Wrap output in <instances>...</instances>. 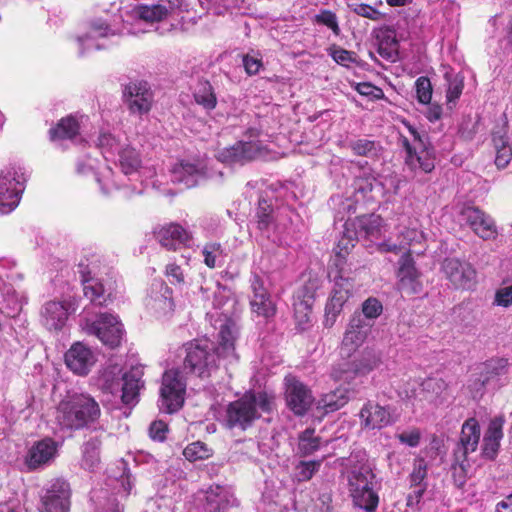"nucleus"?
<instances>
[{"label": "nucleus", "mask_w": 512, "mask_h": 512, "mask_svg": "<svg viewBox=\"0 0 512 512\" xmlns=\"http://www.w3.org/2000/svg\"><path fill=\"white\" fill-rule=\"evenodd\" d=\"M341 461L347 472L349 491L354 504L366 512H373L378 506L379 498L374 491L375 475L366 453L356 451Z\"/></svg>", "instance_id": "f03ea898"}, {"label": "nucleus", "mask_w": 512, "mask_h": 512, "mask_svg": "<svg viewBox=\"0 0 512 512\" xmlns=\"http://www.w3.org/2000/svg\"><path fill=\"white\" fill-rule=\"evenodd\" d=\"M42 322L49 330H60L68 319V307L64 302L49 301L42 308Z\"/></svg>", "instance_id": "2f4dec72"}, {"label": "nucleus", "mask_w": 512, "mask_h": 512, "mask_svg": "<svg viewBox=\"0 0 512 512\" xmlns=\"http://www.w3.org/2000/svg\"><path fill=\"white\" fill-rule=\"evenodd\" d=\"M114 35L115 32L107 21L103 19L92 20L89 31L85 35L77 38L80 55H84L85 52L104 48L105 45L101 43L100 40Z\"/></svg>", "instance_id": "4be33fe9"}, {"label": "nucleus", "mask_w": 512, "mask_h": 512, "mask_svg": "<svg viewBox=\"0 0 512 512\" xmlns=\"http://www.w3.org/2000/svg\"><path fill=\"white\" fill-rule=\"evenodd\" d=\"M445 78L448 82L446 98L450 104L455 102L462 94L464 87L463 77L459 75L452 76L449 73H446Z\"/></svg>", "instance_id": "de8ad7c7"}, {"label": "nucleus", "mask_w": 512, "mask_h": 512, "mask_svg": "<svg viewBox=\"0 0 512 512\" xmlns=\"http://www.w3.org/2000/svg\"><path fill=\"white\" fill-rule=\"evenodd\" d=\"M272 207L266 200L260 199L256 212V225L257 229L266 238H270L271 231L274 229V220L272 216Z\"/></svg>", "instance_id": "ea45409f"}, {"label": "nucleus", "mask_w": 512, "mask_h": 512, "mask_svg": "<svg viewBox=\"0 0 512 512\" xmlns=\"http://www.w3.org/2000/svg\"><path fill=\"white\" fill-rule=\"evenodd\" d=\"M69 484L62 479L54 480L41 497V512H69Z\"/></svg>", "instance_id": "a211bd4d"}, {"label": "nucleus", "mask_w": 512, "mask_h": 512, "mask_svg": "<svg viewBox=\"0 0 512 512\" xmlns=\"http://www.w3.org/2000/svg\"><path fill=\"white\" fill-rule=\"evenodd\" d=\"M314 434V429H306L299 435L298 450L301 455H311L320 448V438Z\"/></svg>", "instance_id": "a18cd8bd"}, {"label": "nucleus", "mask_w": 512, "mask_h": 512, "mask_svg": "<svg viewBox=\"0 0 512 512\" xmlns=\"http://www.w3.org/2000/svg\"><path fill=\"white\" fill-rule=\"evenodd\" d=\"M359 417L361 426L369 430L387 427L397 420L391 406H382L374 401H368L363 405Z\"/></svg>", "instance_id": "dca6fc26"}, {"label": "nucleus", "mask_w": 512, "mask_h": 512, "mask_svg": "<svg viewBox=\"0 0 512 512\" xmlns=\"http://www.w3.org/2000/svg\"><path fill=\"white\" fill-rule=\"evenodd\" d=\"M215 329H218L217 348L208 340H196L185 346L184 373L208 377L217 369L218 358L229 359L230 362L238 359L235 353V341L238 336L236 323L226 316H219L215 320Z\"/></svg>", "instance_id": "f257e3e1"}, {"label": "nucleus", "mask_w": 512, "mask_h": 512, "mask_svg": "<svg viewBox=\"0 0 512 512\" xmlns=\"http://www.w3.org/2000/svg\"><path fill=\"white\" fill-rule=\"evenodd\" d=\"M185 389L183 372L179 369L167 370L163 374L160 388V410L168 414L178 411L184 403Z\"/></svg>", "instance_id": "1a4fd4ad"}, {"label": "nucleus", "mask_w": 512, "mask_h": 512, "mask_svg": "<svg viewBox=\"0 0 512 512\" xmlns=\"http://www.w3.org/2000/svg\"><path fill=\"white\" fill-rule=\"evenodd\" d=\"M168 430L167 424L161 420L151 423L149 433L152 439L163 441Z\"/></svg>", "instance_id": "338daca9"}, {"label": "nucleus", "mask_w": 512, "mask_h": 512, "mask_svg": "<svg viewBox=\"0 0 512 512\" xmlns=\"http://www.w3.org/2000/svg\"><path fill=\"white\" fill-rule=\"evenodd\" d=\"M396 438L409 447H417L420 443L421 434L418 429H412L396 435Z\"/></svg>", "instance_id": "bf43d9fd"}, {"label": "nucleus", "mask_w": 512, "mask_h": 512, "mask_svg": "<svg viewBox=\"0 0 512 512\" xmlns=\"http://www.w3.org/2000/svg\"><path fill=\"white\" fill-rule=\"evenodd\" d=\"M122 368L117 365H108L100 372L98 386L103 392L114 394L119 391L122 381Z\"/></svg>", "instance_id": "e433bc0d"}, {"label": "nucleus", "mask_w": 512, "mask_h": 512, "mask_svg": "<svg viewBox=\"0 0 512 512\" xmlns=\"http://www.w3.org/2000/svg\"><path fill=\"white\" fill-rule=\"evenodd\" d=\"M480 425L475 418L467 419L462 425L460 442L455 451V459L460 462L461 469L463 462L469 453L475 452L480 440Z\"/></svg>", "instance_id": "bb28decb"}, {"label": "nucleus", "mask_w": 512, "mask_h": 512, "mask_svg": "<svg viewBox=\"0 0 512 512\" xmlns=\"http://www.w3.org/2000/svg\"><path fill=\"white\" fill-rule=\"evenodd\" d=\"M260 154V146L253 141L238 142L219 152L218 159L229 164H243Z\"/></svg>", "instance_id": "c85d7f7f"}, {"label": "nucleus", "mask_w": 512, "mask_h": 512, "mask_svg": "<svg viewBox=\"0 0 512 512\" xmlns=\"http://www.w3.org/2000/svg\"><path fill=\"white\" fill-rule=\"evenodd\" d=\"M408 128L413 141L410 142L407 138L402 139V146L406 151L405 163L411 170L430 173L435 167V151L429 137L419 133L412 126Z\"/></svg>", "instance_id": "39448f33"}, {"label": "nucleus", "mask_w": 512, "mask_h": 512, "mask_svg": "<svg viewBox=\"0 0 512 512\" xmlns=\"http://www.w3.org/2000/svg\"><path fill=\"white\" fill-rule=\"evenodd\" d=\"M101 414L100 405L94 397L75 392L58 403L55 419L61 429L77 431L95 425Z\"/></svg>", "instance_id": "7ed1b4c3"}, {"label": "nucleus", "mask_w": 512, "mask_h": 512, "mask_svg": "<svg viewBox=\"0 0 512 512\" xmlns=\"http://www.w3.org/2000/svg\"><path fill=\"white\" fill-rule=\"evenodd\" d=\"M503 419L500 417H496L492 419L489 423L488 429L484 435L486 439H493L500 441L503 437Z\"/></svg>", "instance_id": "13d9d810"}, {"label": "nucleus", "mask_w": 512, "mask_h": 512, "mask_svg": "<svg viewBox=\"0 0 512 512\" xmlns=\"http://www.w3.org/2000/svg\"><path fill=\"white\" fill-rule=\"evenodd\" d=\"M25 178L15 167H8L0 174V212L8 214L19 204Z\"/></svg>", "instance_id": "9d476101"}, {"label": "nucleus", "mask_w": 512, "mask_h": 512, "mask_svg": "<svg viewBox=\"0 0 512 512\" xmlns=\"http://www.w3.org/2000/svg\"><path fill=\"white\" fill-rule=\"evenodd\" d=\"M494 304L509 307L512 304V285L499 288L495 293Z\"/></svg>", "instance_id": "052dcab7"}, {"label": "nucleus", "mask_w": 512, "mask_h": 512, "mask_svg": "<svg viewBox=\"0 0 512 512\" xmlns=\"http://www.w3.org/2000/svg\"><path fill=\"white\" fill-rule=\"evenodd\" d=\"M81 326L87 334L96 336L104 345L111 348L121 343L124 334L118 318L108 313L100 314L96 320L85 316Z\"/></svg>", "instance_id": "6e6552de"}, {"label": "nucleus", "mask_w": 512, "mask_h": 512, "mask_svg": "<svg viewBox=\"0 0 512 512\" xmlns=\"http://www.w3.org/2000/svg\"><path fill=\"white\" fill-rule=\"evenodd\" d=\"M336 272L333 275L334 286L331 292V297L326 305L327 317L334 318L340 313L343 305L352 295L353 279L346 275L344 267L335 268ZM329 320V318H327Z\"/></svg>", "instance_id": "4468645a"}, {"label": "nucleus", "mask_w": 512, "mask_h": 512, "mask_svg": "<svg viewBox=\"0 0 512 512\" xmlns=\"http://www.w3.org/2000/svg\"><path fill=\"white\" fill-rule=\"evenodd\" d=\"M95 362L93 351L81 342L73 344L65 354L67 367L80 376L87 375Z\"/></svg>", "instance_id": "393cba45"}, {"label": "nucleus", "mask_w": 512, "mask_h": 512, "mask_svg": "<svg viewBox=\"0 0 512 512\" xmlns=\"http://www.w3.org/2000/svg\"><path fill=\"white\" fill-rule=\"evenodd\" d=\"M143 370L140 367H132L122 375L121 400L126 405H135L138 402L140 389L144 386L142 381Z\"/></svg>", "instance_id": "c756f323"}, {"label": "nucleus", "mask_w": 512, "mask_h": 512, "mask_svg": "<svg viewBox=\"0 0 512 512\" xmlns=\"http://www.w3.org/2000/svg\"><path fill=\"white\" fill-rule=\"evenodd\" d=\"M417 99L422 104H428L432 97L431 82L427 77L421 76L415 82Z\"/></svg>", "instance_id": "8fccbe9b"}, {"label": "nucleus", "mask_w": 512, "mask_h": 512, "mask_svg": "<svg viewBox=\"0 0 512 512\" xmlns=\"http://www.w3.org/2000/svg\"><path fill=\"white\" fill-rule=\"evenodd\" d=\"M349 147L358 156H369L376 147L375 142L367 139H358L349 143Z\"/></svg>", "instance_id": "6e6d98bb"}, {"label": "nucleus", "mask_w": 512, "mask_h": 512, "mask_svg": "<svg viewBox=\"0 0 512 512\" xmlns=\"http://www.w3.org/2000/svg\"><path fill=\"white\" fill-rule=\"evenodd\" d=\"M317 23L323 24L329 27L335 35H339L340 28L338 25L336 14L330 10H323L321 13L315 16Z\"/></svg>", "instance_id": "5fc2aeb1"}, {"label": "nucleus", "mask_w": 512, "mask_h": 512, "mask_svg": "<svg viewBox=\"0 0 512 512\" xmlns=\"http://www.w3.org/2000/svg\"><path fill=\"white\" fill-rule=\"evenodd\" d=\"M118 165L125 175L139 173L143 167L140 153L130 145H125L119 149Z\"/></svg>", "instance_id": "f704fd0d"}, {"label": "nucleus", "mask_w": 512, "mask_h": 512, "mask_svg": "<svg viewBox=\"0 0 512 512\" xmlns=\"http://www.w3.org/2000/svg\"><path fill=\"white\" fill-rule=\"evenodd\" d=\"M123 96L131 113L142 115L150 111L153 95L147 82H130L125 86Z\"/></svg>", "instance_id": "6ab92c4d"}, {"label": "nucleus", "mask_w": 512, "mask_h": 512, "mask_svg": "<svg viewBox=\"0 0 512 512\" xmlns=\"http://www.w3.org/2000/svg\"><path fill=\"white\" fill-rule=\"evenodd\" d=\"M133 15L145 22H159L167 18V10L159 2L152 5H137L133 9Z\"/></svg>", "instance_id": "a19ab883"}, {"label": "nucleus", "mask_w": 512, "mask_h": 512, "mask_svg": "<svg viewBox=\"0 0 512 512\" xmlns=\"http://www.w3.org/2000/svg\"><path fill=\"white\" fill-rule=\"evenodd\" d=\"M381 356L373 349H364L359 358L343 360L332 367L331 377L335 381L352 383L355 379L369 374L379 367Z\"/></svg>", "instance_id": "0eeeda50"}, {"label": "nucleus", "mask_w": 512, "mask_h": 512, "mask_svg": "<svg viewBox=\"0 0 512 512\" xmlns=\"http://www.w3.org/2000/svg\"><path fill=\"white\" fill-rule=\"evenodd\" d=\"M146 305L159 316L167 315L173 310L171 289L163 282L154 283Z\"/></svg>", "instance_id": "7c9ffc66"}, {"label": "nucleus", "mask_w": 512, "mask_h": 512, "mask_svg": "<svg viewBox=\"0 0 512 512\" xmlns=\"http://www.w3.org/2000/svg\"><path fill=\"white\" fill-rule=\"evenodd\" d=\"M204 262L210 267L216 266L217 257L221 255V245L218 243H209L203 249Z\"/></svg>", "instance_id": "4d7b16f0"}, {"label": "nucleus", "mask_w": 512, "mask_h": 512, "mask_svg": "<svg viewBox=\"0 0 512 512\" xmlns=\"http://www.w3.org/2000/svg\"><path fill=\"white\" fill-rule=\"evenodd\" d=\"M372 322L367 321L361 314H354L345 331L340 353L343 357H351L366 341L371 332Z\"/></svg>", "instance_id": "ddd939ff"}, {"label": "nucleus", "mask_w": 512, "mask_h": 512, "mask_svg": "<svg viewBox=\"0 0 512 512\" xmlns=\"http://www.w3.org/2000/svg\"><path fill=\"white\" fill-rule=\"evenodd\" d=\"M398 288L407 294H419L422 292L420 273L414 265L411 251L405 252L399 261Z\"/></svg>", "instance_id": "b1692460"}, {"label": "nucleus", "mask_w": 512, "mask_h": 512, "mask_svg": "<svg viewBox=\"0 0 512 512\" xmlns=\"http://www.w3.org/2000/svg\"><path fill=\"white\" fill-rule=\"evenodd\" d=\"M353 11L357 15L371 20H379L381 18V13L377 9L368 4H356L353 7Z\"/></svg>", "instance_id": "680f3d73"}, {"label": "nucleus", "mask_w": 512, "mask_h": 512, "mask_svg": "<svg viewBox=\"0 0 512 512\" xmlns=\"http://www.w3.org/2000/svg\"><path fill=\"white\" fill-rule=\"evenodd\" d=\"M273 405L274 397L268 393L247 392L228 404L224 418L225 426L229 429L238 428L244 431L261 417V412H270Z\"/></svg>", "instance_id": "20e7f679"}, {"label": "nucleus", "mask_w": 512, "mask_h": 512, "mask_svg": "<svg viewBox=\"0 0 512 512\" xmlns=\"http://www.w3.org/2000/svg\"><path fill=\"white\" fill-rule=\"evenodd\" d=\"M461 219L484 240H493L498 231L494 220L485 212L474 206H465L460 211Z\"/></svg>", "instance_id": "f3484780"}, {"label": "nucleus", "mask_w": 512, "mask_h": 512, "mask_svg": "<svg viewBox=\"0 0 512 512\" xmlns=\"http://www.w3.org/2000/svg\"><path fill=\"white\" fill-rule=\"evenodd\" d=\"M207 176V165L202 160H183L175 164L171 169V180L182 184L185 188H191Z\"/></svg>", "instance_id": "aec40b11"}, {"label": "nucleus", "mask_w": 512, "mask_h": 512, "mask_svg": "<svg viewBox=\"0 0 512 512\" xmlns=\"http://www.w3.org/2000/svg\"><path fill=\"white\" fill-rule=\"evenodd\" d=\"M185 458L191 462L207 459L210 456V450L202 442H193L183 451Z\"/></svg>", "instance_id": "09e8293b"}, {"label": "nucleus", "mask_w": 512, "mask_h": 512, "mask_svg": "<svg viewBox=\"0 0 512 512\" xmlns=\"http://www.w3.org/2000/svg\"><path fill=\"white\" fill-rule=\"evenodd\" d=\"M424 238V233L414 223L399 228L398 240L406 252L409 251L408 247L422 243Z\"/></svg>", "instance_id": "c03bdc74"}, {"label": "nucleus", "mask_w": 512, "mask_h": 512, "mask_svg": "<svg viewBox=\"0 0 512 512\" xmlns=\"http://www.w3.org/2000/svg\"><path fill=\"white\" fill-rule=\"evenodd\" d=\"M154 236L161 246L175 250L179 245H189L192 240L190 231L178 223H168L154 229Z\"/></svg>", "instance_id": "cd10ccee"}, {"label": "nucleus", "mask_w": 512, "mask_h": 512, "mask_svg": "<svg viewBox=\"0 0 512 512\" xmlns=\"http://www.w3.org/2000/svg\"><path fill=\"white\" fill-rule=\"evenodd\" d=\"M317 289V279H310L296 292L294 296V317L298 325L302 328H304L303 325L310 322V313Z\"/></svg>", "instance_id": "5701e85b"}, {"label": "nucleus", "mask_w": 512, "mask_h": 512, "mask_svg": "<svg viewBox=\"0 0 512 512\" xmlns=\"http://www.w3.org/2000/svg\"><path fill=\"white\" fill-rule=\"evenodd\" d=\"M319 461H302L296 467V475L299 481H308L319 470Z\"/></svg>", "instance_id": "603ef678"}, {"label": "nucleus", "mask_w": 512, "mask_h": 512, "mask_svg": "<svg viewBox=\"0 0 512 512\" xmlns=\"http://www.w3.org/2000/svg\"><path fill=\"white\" fill-rule=\"evenodd\" d=\"M382 304L376 298H368L362 304V313H360L364 319L371 322L376 319L382 313Z\"/></svg>", "instance_id": "3c124183"}, {"label": "nucleus", "mask_w": 512, "mask_h": 512, "mask_svg": "<svg viewBox=\"0 0 512 512\" xmlns=\"http://www.w3.org/2000/svg\"><path fill=\"white\" fill-rule=\"evenodd\" d=\"M285 400L296 415H304L311 407L314 398L306 385L292 375L285 377Z\"/></svg>", "instance_id": "2eb2a0df"}, {"label": "nucleus", "mask_w": 512, "mask_h": 512, "mask_svg": "<svg viewBox=\"0 0 512 512\" xmlns=\"http://www.w3.org/2000/svg\"><path fill=\"white\" fill-rule=\"evenodd\" d=\"M492 142L496 150L495 164L498 168H505L512 159V147L507 136L506 122L493 130Z\"/></svg>", "instance_id": "473e14b6"}, {"label": "nucleus", "mask_w": 512, "mask_h": 512, "mask_svg": "<svg viewBox=\"0 0 512 512\" xmlns=\"http://www.w3.org/2000/svg\"><path fill=\"white\" fill-rule=\"evenodd\" d=\"M442 271L456 289L470 290L477 283V272L469 262L447 258L442 263Z\"/></svg>", "instance_id": "9b49d317"}, {"label": "nucleus", "mask_w": 512, "mask_h": 512, "mask_svg": "<svg viewBox=\"0 0 512 512\" xmlns=\"http://www.w3.org/2000/svg\"><path fill=\"white\" fill-rule=\"evenodd\" d=\"M243 66L248 75H256L262 68V60L257 57L245 55L243 57Z\"/></svg>", "instance_id": "69168bd1"}, {"label": "nucleus", "mask_w": 512, "mask_h": 512, "mask_svg": "<svg viewBox=\"0 0 512 512\" xmlns=\"http://www.w3.org/2000/svg\"><path fill=\"white\" fill-rule=\"evenodd\" d=\"M381 223V218L376 215H370L369 217H365L362 220L363 228L365 232L369 236H374L379 232V226Z\"/></svg>", "instance_id": "774afa93"}, {"label": "nucleus", "mask_w": 512, "mask_h": 512, "mask_svg": "<svg viewBox=\"0 0 512 512\" xmlns=\"http://www.w3.org/2000/svg\"><path fill=\"white\" fill-rule=\"evenodd\" d=\"M348 402L346 392L342 389H336L324 394L317 403V408L325 413L334 412L343 407Z\"/></svg>", "instance_id": "37998d69"}, {"label": "nucleus", "mask_w": 512, "mask_h": 512, "mask_svg": "<svg viewBox=\"0 0 512 512\" xmlns=\"http://www.w3.org/2000/svg\"><path fill=\"white\" fill-rule=\"evenodd\" d=\"M82 264L80 265V273L82 274V284L84 296L90 300V302L97 306L107 305L111 301L113 295L112 285H105L102 280L92 277L91 271L82 270Z\"/></svg>", "instance_id": "a878e982"}, {"label": "nucleus", "mask_w": 512, "mask_h": 512, "mask_svg": "<svg viewBox=\"0 0 512 512\" xmlns=\"http://www.w3.org/2000/svg\"><path fill=\"white\" fill-rule=\"evenodd\" d=\"M331 56L338 64L343 66H349V63L355 61L354 53L342 48H335L332 51Z\"/></svg>", "instance_id": "e2e57ef3"}, {"label": "nucleus", "mask_w": 512, "mask_h": 512, "mask_svg": "<svg viewBox=\"0 0 512 512\" xmlns=\"http://www.w3.org/2000/svg\"><path fill=\"white\" fill-rule=\"evenodd\" d=\"M231 495L221 487H210L206 492V503L204 505L205 512H224L225 508L230 504Z\"/></svg>", "instance_id": "4c0bfd02"}, {"label": "nucleus", "mask_w": 512, "mask_h": 512, "mask_svg": "<svg viewBox=\"0 0 512 512\" xmlns=\"http://www.w3.org/2000/svg\"><path fill=\"white\" fill-rule=\"evenodd\" d=\"M421 391L426 401L435 405L444 403L448 397V384L438 377H429L421 383Z\"/></svg>", "instance_id": "72a5a7b5"}, {"label": "nucleus", "mask_w": 512, "mask_h": 512, "mask_svg": "<svg viewBox=\"0 0 512 512\" xmlns=\"http://www.w3.org/2000/svg\"><path fill=\"white\" fill-rule=\"evenodd\" d=\"M427 475V463L423 458H417L413 463L410 481L413 486H420Z\"/></svg>", "instance_id": "864d4df0"}, {"label": "nucleus", "mask_w": 512, "mask_h": 512, "mask_svg": "<svg viewBox=\"0 0 512 512\" xmlns=\"http://www.w3.org/2000/svg\"><path fill=\"white\" fill-rule=\"evenodd\" d=\"M100 447L101 441L97 437H92L83 443L81 447L80 465L83 469L94 472L100 465Z\"/></svg>", "instance_id": "c9c22d12"}, {"label": "nucleus", "mask_w": 512, "mask_h": 512, "mask_svg": "<svg viewBox=\"0 0 512 512\" xmlns=\"http://www.w3.org/2000/svg\"><path fill=\"white\" fill-rule=\"evenodd\" d=\"M60 444L50 437L35 442L28 450L25 464L29 470H36L51 464L57 454Z\"/></svg>", "instance_id": "412c9836"}, {"label": "nucleus", "mask_w": 512, "mask_h": 512, "mask_svg": "<svg viewBox=\"0 0 512 512\" xmlns=\"http://www.w3.org/2000/svg\"><path fill=\"white\" fill-rule=\"evenodd\" d=\"M509 363L505 358H492L477 364L467 381V389L473 398L482 395L486 386H496L508 373Z\"/></svg>", "instance_id": "423d86ee"}, {"label": "nucleus", "mask_w": 512, "mask_h": 512, "mask_svg": "<svg viewBox=\"0 0 512 512\" xmlns=\"http://www.w3.org/2000/svg\"><path fill=\"white\" fill-rule=\"evenodd\" d=\"M354 247V239L348 236H343L334 249V256L332 258V266L335 268L344 267L346 258Z\"/></svg>", "instance_id": "49530a36"}, {"label": "nucleus", "mask_w": 512, "mask_h": 512, "mask_svg": "<svg viewBox=\"0 0 512 512\" xmlns=\"http://www.w3.org/2000/svg\"><path fill=\"white\" fill-rule=\"evenodd\" d=\"M250 289L249 297L252 313L264 319L274 317L277 311L276 304L265 286L264 279L257 274H253L250 278Z\"/></svg>", "instance_id": "f8f14e48"}, {"label": "nucleus", "mask_w": 512, "mask_h": 512, "mask_svg": "<svg viewBox=\"0 0 512 512\" xmlns=\"http://www.w3.org/2000/svg\"><path fill=\"white\" fill-rule=\"evenodd\" d=\"M356 90L359 94L363 96H371L375 99H379L383 96V92L380 88L367 82L358 83L356 86Z\"/></svg>", "instance_id": "0e129e2a"}, {"label": "nucleus", "mask_w": 512, "mask_h": 512, "mask_svg": "<svg viewBox=\"0 0 512 512\" xmlns=\"http://www.w3.org/2000/svg\"><path fill=\"white\" fill-rule=\"evenodd\" d=\"M195 102L206 110H213L217 105V97L212 85L206 80H199L194 88Z\"/></svg>", "instance_id": "58836bf2"}, {"label": "nucleus", "mask_w": 512, "mask_h": 512, "mask_svg": "<svg viewBox=\"0 0 512 512\" xmlns=\"http://www.w3.org/2000/svg\"><path fill=\"white\" fill-rule=\"evenodd\" d=\"M49 132L52 140L72 139L79 132V124L75 118L69 116L61 119Z\"/></svg>", "instance_id": "79ce46f5"}]
</instances>
